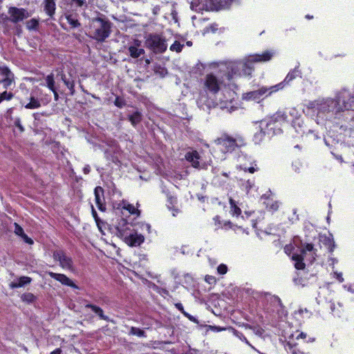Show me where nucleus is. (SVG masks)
Masks as SVG:
<instances>
[{
	"label": "nucleus",
	"mask_w": 354,
	"mask_h": 354,
	"mask_svg": "<svg viewBox=\"0 0 354 354\" xmlns=\"http://www.w3.org/2000/svg\"><path fill=\"white\" fill-rule=\"evenodd\" d=\"M294 245L299 248L300 253H294L292 259L295 262V267L297 270H302L305 268L304 261L312 263L315 259V250L311 243L303 244L299 238L295 237L293 241Z\"/></svg>",
	"instance_id": "f257e3e1"
},
{
	"label": "nucleus",
	"mask_w": 354,
	"mask_h": 354,
	"mask_svg": "<svg viewBox=\"0 0 354 354\" xmlns=\"http://www.w3.org/2000/svg\"><path fill=\"white\" fill-rule=\"evenodd\" d=\"M91 37L98 41H104L111 34V23L102 14L90 21Z\"/></svg>",
	"instance_id": "f03ea898"
},
{
	"label": "nucleus",
	"mask_w": 354,
	"mask_h": 354,
	"mask_svg": "<svg viewBox=\"0 0 354 354\" xmlns=\"http://www.w3.org/2000/svg\"><path fill=\"white\" fill-rule=\"evenodd\" d=\"M306 106L308 109L317 111V115L319 116L326 115L330 113L335 115L339 114L335 99L330 97L319 98L310 101Z\"/></svg>",
	"instance_id": "7ed1b4c3"
},
{
	"label": "nucleus",
	"mask_w": 354,
	"mask_h": 354,
	"mask_svg": "<svg viewBox=\"0 0 354 354\" xmlns=\"http://www.w3.org/2000/svg\"><path fill=\"white\" fill-rule=\"evenodd\" d=\"M272 57V54L269 51H266L261 55H254L250 56L249 61L247 62H240L236 64H233L231 66L232 74H228V79L232 78L234 75L236 74V70H241V72L239 73V75H250L252 71V67L251 66L252 62H267L269 61Z\"/></svg>",
	"instance_id": "20e7f679"
},
{
	"label": "nucleus",
	"mask_w": 354,
	"mask_h": 354,
	"mask_svg": "<svg viewBox=\"0 0 354 354\" xmlns=\"http://www.w3.org/2000/svg\"><path fill=\"white\" fill-rule=\"evenodd\" d=\"M131 225L125 219L121 218L116 226L117 235L124 239L130 246H138L143 243L145 239L141 234L129 232Z\"/></svg>",
	"instance_id": "39448f33"
},
{
	"label": "nucleus",
	"mask_w": 354,
	"mask_h": 354,
	"mask_svg": "<svg viewBox=\"0 0 354 354\" xmlns=\"http://www.w3.org/2000/svg\"><path fill=\"white\" fill-rule=\"evenodd\" d=\"M335 101L339 113L348 110L354 111V88L352 90L346 88H342L337 92Z\"/></svg>",
	"instance_id": "423d86ee"
},
{
	"label": "nucleus",
	"mask_w": 354,
	"mask_h": 354,
	"mask_svg": "<svg viewBox=\"0 0 354 354\" xmlns=\"http://www.w3.org/2000/svg\"><path fill=\"white\" fill-rule=\"evenodd\" d=\"M145 46L156 54L162 53L167 48L165 37L156 33L149 34L147 36Z\"/></svg>",
	"instance_id": "0eeeda50"
},
{
	"label": "nucleus",
	"mask_w": 354,
	"mask_h": 354,
	"mask_svg": "<svg viewBox=\"0 0 354 354\" xmlns=\"http://www.w3.org/2000/svg\"><path fill=\"white\" fill-rule=\"evenodd\" d=\"M283 83L277 84L274 86L266 87L262 86L257 90L246 93L244 99L247 100H254L259 102L265 97L270 95L272 93L283 88Z\"/></svg>",
	"instance_id": "6e6552de"
},
{
	"label": "nucleus",
	"mask_w": 354,
	"mask_h": 354,
	"mask_svg": "<svg viewBox=\"0 0 354 354\" xmlns=\"http://www.w3.org/2000/svg\"><path fill=\"white\" fill-rule=\"evenodd\" d=\"M53 259L59 261V266L66 270H72L73 268V262L72 259L67 256L66 252L62 250H57L53 252Z\"/></svg>",
	"instance_id": "1a4fd4ad"
},
{
	"label": "nucleus",
	"mask_w": 354,
	"mask_h": 354,
	"mask_svg": "<svg viewBox=\"0 0 354 354\" xmlns=\"http://www.w3.org/2000/svg\"><path fill=\"white\" fill-rule=\"evenodd\" d=\"M8 12L10 15L9 21L14 24L22 21L24 19H27L30 16L27 10L16 7H10L8 9Z\"/></svg>",
	"instance_id": "9d476101"
},
{
	"label": "nucleus",
	"mask_w": 354,
	"mask_h": 354,
	"mask_svg": "<svg viewBox=\"0 0 354 354\" xmlns=\"http://www.w3.org/2000/svg\"><path fill=\"white\" fill-rule=\"evenodd\" d=\"M215 142L222 146L225 152L232 151L237 147L236 140L227 134H223L215 140Z\"/></svg>",
	"instance_id": "9b49d317"
},
{
	"label": "nucleus",
	"mask_w": 354,
	"mask_h": 354,
	"mask_svg": "<svg viewBox=\"0 0 354 354\" xmlns=\"http://www.w3.org/2000/svg\"><path fill=\"white\" fill-rule=\"evenodd\" d=\"M0 72L2 76L0 82L3 84V88H10L15 83L14 74L6 66L0 67Z\"/></svg>",
	"instance_id": "f8f14e48"
},
{
	"label": "nucleus",
	"mask_w": 354,
	"mask_h": 354,
	"mask_svg": "<svg viewBox=\"0 0 354 354\" xmlns=\"http://www.w3.org/2000/svg\"><path fill=\"white\" fill-rule=\"evenodd\" d=\"M276 122L270 117L268 119L262 120L260 127H263L266 136L270 137L278 133L281 129H276Z\"/></svg>",
	"instance_id": "ddd939ff"
},
{
	"label": "nucleus",
	"mask_w": 354,
	"mask_h": 354,
	"mask_svg": "<svg viewBox=\"0 0 354 354\" xmlns=\"http://www.w3.org/2000/svg\"><path fill=\"white\" fill-rule=\"evenodd\" d=\"M221 81L214 75H207L205 80V86L210 92L213 93H217L221 86Z\"/></svg>",
	"instance_id": "4468645a"
},
{
	"label": "nucleus",
	"mask_w": 354,
	"mask_h": 354,
	"mask_svg": "<svg viewBox=\"0 0 354 354\" xmlns=\"http://www.w3.org/2000/svg\"><path fill=\"white\" fill-rule=\"evenodd\" d=\"M233 0H201L211 10H218L227 7Z\"/></svg>",
	"instance_id": "2eb2a0df"
},
{
	"label": "nucleus",
	"mask_w": 354,
	"mask_h": 354,
	"mask_svg": "<svg viewBox=\"0 0 354 354\" xmlns=\"http://www.w3.org/2000/svg\"><path fill=\"white\" fill-rule=\"evenodd\" d=\"M48 274L53 279L59 281L65 286H70L75 289H78V286L75 285L72 280H71L66 275L64 274L55 273L53 272H48Z\"/></svg>",
	"instance_id": "dca6fc26"
},
{
	"label": "nucleus",
	"mask_w": 354,
	"mask_h": 354,
	"mask_svg": "<svg viewBox=\"0 0 354 354\" xmlns=\"http://www.w3.org/2000/svg\"><path fill=\"white\" fill-rule=\"evenodd\" d=\"M94 194L97 207L100 211L104 212L106 210V205L104 204V189L102 187L100 186L96 187L94 189Z\"/></svg>",
	"instance_id": "f3484780"
},
{
	"label": "nucleus",
	"mask_w": 354,
	"mask_h": 354,
	"mask_svg": "<svg viewBox=\"0 0 354 354\" xmlns=\"http://www.w3.org/2000/svg\"><path fill=\"white\" fill-rule=\"evenodd\" d=\"M186 160L192 164V166L196 169L203 168L200 164L199 160L201 156L198 152L196 150L188 151L185 154Z\"/></svg>",
	"instance_id": "a211bd4d"
},
{
	"label": "nucleus",
	"mask_w": 354,
	"mask_h": 354,
	"mask_svg": "<svg viewBox=\"0 0 354 354\" xmlns=\"http://www.w3.org/2000/svg\"><path fill=\"white\" fill-rule=\"evenodd\" d=\"M140 44L136 41L134 45H131L128 48V51L130 56L133 58H138L145 54V50L139 48Z\"/></svg>",
	"instance_id": "6ab92c4d"
},
{
	"label": "nucleus",
	"mask_w": 354,
	"mask_h": 354,
	"mask_svg": "<svg viewBox=\"0 0 354 354\" xmlns=\"http://www.w3.org/2000/svg\"><path fill=\"white\" fill-rule=\"evenodd\" d=\"M214 102L207 99L206 95L204 94H201L199 98L197 100V104L198 107L203 110L209 109L212 106H213Z\"/></svg>",
	"instance_id": "aec40b11"
},
{
	"label": "nucleus",
	"mask_w": 354,
	"mask_h": 354,
	"mask_svg": "<svg viewBox=\"0 0 354 354\" xmlns=\"http://www.w3.org/2000/svg\"><path fill=\"white\" fill-rule=\"evenodd\" d=\"M301 71L299 69V66H296L294 69L291 70L288 75H286V78L284 79L283 83V87L285 84H289L291 81L295 80L297 77L301 76Z\"/></svg>",
	"instance_id": "412c9836"
},
{
	"label": "nucleus",
	"mask_w": 354,
	"mask_h": 354,
	"mask_svg": "<svg viewBox=\"0 0 354 354\" xmlns=\"http://www.w3.org/2000/svg\"><path fill=\"white\" fill-rule=\"evenodd\" d=\"M85 308H90L91 309V310L95 313L100 319H103V320H105V321H109V318L108 316H106L104 314V311L103 310L96 306V305H94V304H86L85 305Z\"/></svg>",
	"instance_id": "4be33fe9"
},
{
	"label": "nucleus",
	"mask_w": 354,
	"mask_h": 354,
	"mask_svg": "<svg viewBox=\"0 0 354 354\" xmlns=\"http://www.w3.org/2000/svg\"><path fill=\"white\" fill-rule=\"evenodd\" d=\"M292 126L295 129L296 132L302 136L305 133L306 127L304 126V121L301 118L292 121Z\"/></svg>",
	"instance_id": "5701e85b"
},
{
	"label": "nucleus",
	"mask_w": 354,
	"mask_h": 354,
	"mask_svg": "<svg viewBox=\"0 0 354 354\" xmlns=\"http://www.w3.org/2000/svg\"><path fill=\"white\" fill-rule=\"evenodd\" d=\"M271 118L276 122H289L290 121V118H288L286 109H285L284 110H282V111H278L273 115H272Z\"/></svg>",
	"instance_id": "b1692460"
},
{
	"label": "nucleus",
	"mask_w": 354,
	"mask_h": 354,
	"mask_svg": "<svg viewBox=\"0 0 354 354\" xmlns=\"http://www.w3.org/2000/svg\"><path fill=\"white\" fill-rule=\"evenodd\" d=\"M32 279L29 277H21L17 281H12L10 284V287L12 288H21L30 283Z\"/></svg>",
	"instance_id": "393cba45"
},
{
	"label": "nucleus",
	"mask_w": 354,
	"mask_h": 354,
	"mask_svg": "<svg viewBox=\"0 0 354 354\" xmlns=\"http://www.w3.org/2000/svg\"><path fill=\"white\" fill-rule=\"evenodd\" d=\"M228 93H229L230 97L223 101L221 99H220L221 102L219 104H217V105L219 106V107L221 109H227L228 111L230 112L231 111L230 109H232V106H231V104L232 102V100L234 99V93L229 91Z\"/></svg>",
	"instance_id": "a878e982"
},
{
	"label": "nucleus",
	"mask_w": 354,
	"mask_h": 354,
	"mask_svg": "<svg viewBox=\"0 0 354 354\" xmlns=\"http://www.w3.org/2000/svg\"><path fill=\"white\" fill-rule=\"evenodd\" d=\"M23 105L26 109H35L41 107V104L40 100L33 95H30L29 102L26 104H23Z\"/></svg>",
	"instance_id": "bb28decb"
},
{
	"label": "nucleus",
	"mask_w": 354,
	"mask_h": 354,
	"mask_svg": "<svg viewBox=\"0 0 354 354\" xmlns=\"http://www.w3.org/2000/svg\"><path fill=\"white\" fill-rule=\"evenodd\" d=\"M44 10L52 17L55 10V3L54 0H44Z\"/></svg>",
	"instance_id": "cd10ccee"
},
{
	"label": "nucleus",
	"mask_w": 354,
	"mask_h": 354,
	"mask_svg": "<svg viewBox=\"0 0 354 354\" xmlns=\"http://www.w3.org/2000/svg\"><path fill=\"white\" fill-rule=\"evenodd\" d=\"M142 115L141 112L138 111H136L131 115H129V120L133 127H136L138 123H140L142 120Z\"/></svg>",
	"instance_id": "c85d7f7f"
},
{
	"label": "nucleus",
	"mask_w": 354,
	"mask_h": 354,
	"mask_svg": "<svg viewBox=\"0 0 354 354\" xmlns=\"http://www.w3.org/2000/svg\"><path fill=\"white\" fill-rule=\"evenodd\" d=\"M45 84H44V86H46L48 87L50 91L55 90L57 88L55 86V82L54 78V74L51 73L50 74L48 75L45 78Z\"/></svg>",
	"instance_id": "c756f323"
},
{
	"label": "nucleus",
	"mask_w": 354,
	"mask_h": 354,
	"mask_svg": "<svg viewBox=\"0 0 354 354\" xmlns=\"http://www.w3.org/2000/svg\"><path fill=\"white\" fill-rule=\"evenodd\" d=\"M66 19L68 23L73 28H77V27L80 26V23L79 22L78 19H77L76 15H74L73 14H66Z\"/></svg>",
	"instance_id": "7c9ffc66"
},
{
	"label": "nucleus",
	"mask_w": 354,
	"mask_h": 354,
	"mask_svg": "<svg viewBox=\"0 0 354 354\" xmlns=\"http://www.w3.org/2000/svg\"><path fill=\"white\" fill-rule=\"evenodd\" d=\"M286 111L290 120L292 121L300 118V114L298 110L295 107L286 108Z\"/></svg>",
	"instance_id": "2f4dec72"
},
{
	"label": "nucleus",
	"mask_w": 354,
	"mask_h": 354,
	"mask_svg": "<svg viewBox=\"0 0 354 354\" xmlns=\"http://www.w3.org/2000/svg\"><path fill=\"white\" fill-rule=\"evenodd\" d=\"M230 212L233 216H239L241 213V209L237 206L236 201L232 198H230Z\"/></svg>",
	"instance_id": "473e14b6"
},
{
	"label": "nucleus",
	"mask_w": 354,
	"mask_h": 354,
	"mask_svg": "<svg viewBox=\"0 0 354 354\" xmlns=\"http://www.w3.org/2000/svg\"><path fill=\"white\" fill-rule=\"evenodd\" d=\"M266 136V133L264 132L263 127L259 126V131L256 132L254 135V141L255 143H259L261 142L263 139Z\"/></svg>",
	"instance_id": "72a5a7b5"
},
{
	"label": "nucleus",
	"mask_w": 354,
	"mask_h": 354,
	"mask_svg": "<svg viewBox=\"0 0 354 354\" xmlns=\"http://www.w3.org/2000/svg\"><path fill=\"white\" fill-rule=\"evenodd\" d=\"M129 334L140 337H146V333L143 330L134 326L131 327Z\"/></svg>",
	"instance_id": "f704fd0d"
},
{
	"label": "nucleus",
	"mask_w": 354,
	"mask_h": 354,
	"mask_svg": "<svg viewBox=\"0 0 354 354\" xmlns=\"http://www.w3.org/2000/svg\"><path fill=\"white\" fill-rule=\"evenodd\" d=\"M337 305H338V308L336 309L335 304L334 303H331L330 305V308L332 313L334 314V315L340 317L341 313L342 312L343 306L340 303H338Z\"/></svg>",
	"instance_id": "c9c22d12"
},
{
	"label": "nucleus",
	"mask_w": 354,
	"mask_h": 354,
	"mask_svg": "<svg viewBox=\"0 0 354 354\" xmlns=\"http://www.w3.org/2000/svg\"><path fill=\"white\" fill-rule=\"evenodd\" d=\"M38 26L39 21L36 19H31L26 22V28L30 30H36Z\"/></svg>",
	"instance_id": "e433bc0d"
},
{
	"label": "nucleus",
	"mask_w": 354,
	"mask_h": 354,
	"mask_svg": "<svg viewBox=\"0 0 354 354\" xmlns=\"http://www.w3.org/2000/svg\"><path fill=\"white\" fill-rule=\"evenodd\" d=\"M71 5L73 7H88V3L86 0H71Z\"/></svg>",
	"instance_id": "4c0bfd02"
},
{
	"label": "nucleus",
	"mask_w": 354,
	"mask_h": 354,
	"mask_svg": "<svg viewBox=\"0 0 354 354\" xmlns=\"http://www.w3.org/2000/svg\"><path fill=\"white\" fill-rule=\"evenodd\" d=\"M184 46L183 44H180L178 41H176L171 46L170 50L175 51L176 53L181 52Z\"/></svg>",
	"instance_id": "58836bf2"
},
{
	"label": "nucleus",
	"mask_w": 354,
	"mask_h": 354,
	"mask_svg": "<svg viewBox=\"0 0 354 354\" xmlns=\"http://www.w3.org/2000/svg\"><path fill=\"white\" fill-rule=\"evenodd\" d=\"M21 299L24 301H26L28 303H32L35 300V296L30 292L24 293L21 296Z\"/></svg>",
	"instance_id": "ea45409f"
},
{
	"label": "nucleus",
	"mask_w": 354,
	"mask_h": 354,
	"mask_svg": "<svg viewBox=\"0 0 354 354\" xmlns=\"http://www.w3.org/2000/svg\"><path fill=\"white\" fill-rule=\"evenodd\" d=\"M266 207H267L268 209H269L270 210L276 211V210L278 209V208L279 207V203L277 201H268L266 203Z\"/></svg>",
	"instance_id": "a19ab883"
},
{
	"label": "nucleus",
	"mask_w": 354,
	"mask_h": 354,
	"mask_svg": "<svg viewBox=\"0 0 354 354\" xmlns=\"http://www.w3.org/2000/svg\"><path fill=\"white\" fill-rule=\"evenodd\" d=\"M154 71L156 74H159L160 77H165L167 73V69L161 66H156Z\"/></svg>",
	"instance_id": "79ce46f5"
},
{
	"label": "nucleus",
	"mask_w": 354,
	"mask_h": 354,
	"mask_svg": "<svg viewBox=\"0 0 354 354\" xmlns=\"http://www.w3.org/2000/svg\"><path fill=\"white\" fill-rule=\"evenodd\" d=\"M254 180H248L242 183L243 189H244L247 192H248L254 186Z\"/></svg>",
	"instance_id": "37998d69"
},
{
	"label": "nucleus",
	"mask_w": 354,
	"mask_h": 354,
	"mask_svg": "<svg viewBox=\"0 0 354 354\" xmlns=\"http://www.w3.org/2000/svg\"><path fill=\"white\" fill-rule=\"evenodd\" d=\"M123 208L128 210L129 212L131 214H140L139 210L138 209L135 208V207L131 204H127V205H124L123 206Z\"/></svg>",
	"instance_id": "c03bdc74"
},
{
	"label": "nucleus",
	"mask_w": 354,
	"mask_h": 354,
	"mask_svg": "<svg viewBox=\"0 0 354 354\" xmlns=\"http://www.w3.org/2000/svg\"><path fill=\"white\" fill-rule=\"evenodd\" d=\"M234 334L240 339L241 340L242 342H244L245 344H247L248 345H249L250 346H251L252 348H254L250 344V342L248 341V339H246V337L243 335V333L237 331V330H235L234 332Z\"/></svg>",
	"instance_id": "a18cd8bd"
},
{
	"label": "nucleus",
	"mask_w": 354,
	"mask_h": 354,
	"mask_svg": "<svg viewBox=\"0 0 354 354\" xmlns=\"http://www.w3.org/2000/svg\"><path fill=\"white\" fill-rule=\"evenodd\" d=\"M70 91V94L73 95L75 94V82L73 80H68L64 84Z\"/></svg>",
	"instance_id": "49530a36"
},
{
	"label": "nucleus",
	"mask_w": 354,
	"mask_h": 354,
	"mask_svg": "<svg viewBox=\"0 0 354 354\" xmlns=\"http://www.w3.org/2000/svg\"><path fill=\"white\" fill-rule=\"evenodd\" d=\"M114 104L116 106H118V108H122L123 106H125L126 102L124 99L118 96V97H116V98L114 101Z\"/></svg>",
	"instance_id": "de8ad7c7"
},
{
	"label": "nucleus",
	"mask_w": 354,
	"mask_h": 354,
	"mask_svg": "<svg viewBox=\"0 0 354 354\" xmlns=\"http://www.w3.org/2000/svg\"><path fill=\"white\" fill-rule=\"evenodd\" d=\"M0 97L1 100H10L13 97V94L11 92L3 91L0 93Z\"/></svg>",
	"instance_id": "09e8293b"
},
{
	"label": "nucleus",
	"mask_w": 354,
	"mask_h": 354,
	"mask_svg": "<svg viewBox=\"0 0 354 354\" xmlns=\"http://www.w3.org/2000/svg\"><path fill=\"white\" fill-rule=\"evenodd\" d=\"M14 225H15V233L17 235L21 236L23 235V234H24L23 228L19 225H18L17 223H15Z\"/></svg>",
	"instance_id": "8fccbe9b"
},
{
	"label": "nucleus",
	"mask_w": 354,
	"mask_h": 354,
	"mask_svg": "<svg viewBox=\"0 0 354 354\" xmlns=\"http://www.w3.org/2000/svg\"><path fill=\"white\" fill-rule=\"evenodd\" d=\"M217 271L220 274H224L227 271V267L225 264H221L218 266Z\"/></svg>",
	"instance_id": "3c124183"
},
{
	"label": "nucleus",
	"mask_w": 354,
	"mask_h": 354,
	"mask_svg": "<svg viewBox=\"0 0 354 354\" xmlns=\"http://www.w3.org/2000/svg\"><path fill=\"white\" fill-rule=\"evenodd\" d=\"M205 280L207 283H208L210 285L215 284L216 283V278L211 275H206Z\"/></svg>",
	"instance_id": "603ef678"
},
{
	"label": "nucleus",
	"mask_w": 354,
	"mask_h": 354,
	"mask_svg": "<svg viewBox=\"0 0 354 354\" xmlns=\"http://www.w3.org/2000/svg\"><path fill=\"white\" fill-rule=\"evenodd\" d=\"M14 124L19 128V131L21 132H23L24 131V127L22 126L21 123V120L20 118H15V121H14Z\"/></svg>",
	"instance_id": "864d4df0"
},
{
	"label": "nucleus",
	"mask_w": 354,
	"mask_h": 354,
	"mask_svg": "<svg viewBox=\"0 0 354 354\" xmlns=\"http://www.w3.org/2000/svg\"><path fill=\"white\" fill-rule=\"evenodd\" d=\"M271 301L274 304H277L280 307L282 306V303H281V299L277 296L272 297Z\"/></svg>",
	"instance_id": "5fc2aeb1"
},
{
	"label": "nucleus",
	"mask_w": 354,
	"mask_h": 354,
	"mask_svg": "<svg viewBox=\"0 0 354 354\" xmlns=\"http://www.w3.org/2000/svg\"><path fill=\"white\" fill-rule=\"evenodd\" d=\"M21 237L26 243H28L30 245H32L33 243V241L30 237H28L25 233L23 234V235Z\"/></svg>",
	"instance_id": "6e6d98bb"
},
{
	"label": "nucleus",
	"mask_w": 354,
	"mask_h": 354,
	"mask_svg": "<svg viewBox=\"0 0 354 354\" xmlns=\"http://www.w3.org/2000/svg\"><path fill=\"white\" fill-rule=\"evenodd\" d=\"M183 315L187 317L190 321L194 322V323H198V321L197 319L192 315H191L190 314H189L188 313H187L186 311L185 312H183Z\"/></svg>",
	"instance_id": "4d7b16f0"
},
{
	"label": "nucleus",
	"mask_w": 354,
	"mask_h": 354,
	"mask_svg": "<svg viewBox=\"0 0 354 354\" xmlns=\"http://www.w3.org/2000/svg\"><path fill=\"white\" fill-rule=\"evenodd\" d=\"M92 207V215L94 217L97 224L98 225L99 224V218H98V216H97V212L95 211V209H94L93 206L92 205L91 206Z\"/></svg>",
	"instance_id": "13d9d810"
},
{
	"label": "nucleus",
	"mask_w": 354,
	"mask_h": 354,
	"mask_svg": "<svg viewBox=\"0 0 354 354\" xmlns=\"http://www.w3.org/2000/svg\"><path fill=\"white\" fill-rule=\"evenodd\" d=\"M334 275L339 282L344 281V278L342 277V274L341 272H334Z\"/></svg>",
	"instance_id": "bf43d9fd"
},
{
	"label": "nucleus",
	"mask_w": 354,
	"mask_h": 354,
	"mask_svg": "<svg viewBox=\"0 0 354 354\" xmlns=\"http://www.w3.org/2000/svg\"><path fill=\"white\" fill-rule=\"evenodd\" d=\"M58 75H60L61 80L64 84L69 80V79L66 78V76L63 71L59 73Z\"/></svg>",
	"instance_id": "052dcab7"
},
{
	"label": "nucleus",
	"mask_w": 354,
	"mask_h": 354,
	"mask_svg": "<svg viewBox=\"0 0 354 354\" xmlns=\"http://www.w3.org/2000/svg\"><path fill=\"white\" fill-rule=\"evenodd\" d=\"M297 335L296 336V339H305L306 337H307V335L306 333H304V332H300V333H298L297 332Z\"/></svg>",
	"instance_id": "680f3d73"
},
{
	"label": "nucleus",
	"mask_w": 354,
	"mask_h": 354,
	"mask_svg": "<svg viewBox=\"0 0 354 354\" xmlns=\"http://www.w3.org/2000/svg\"><path fill=\"white\" fill-rule=\"evenodd\" d=\"M176 308L180 310L183 314V312H185L184 308H183V306L181 303H177L175 304Z\"/></svg>",
	"instance_id": "e2e57ef3"
},
{
	"label": "nucleus",
	"mask_w": 354,
	"mask_h": 354,
	"mask_svg": "<svg viewBox=\"0 0 354 354\" xmlns=\"http://www.w3.org/2000/svg\"><path fill=\"white\" fill-rule=\"evenodd\" d=\"M160 6H156L153 8V13L154 15H158L159 13V12H160Z\"/></svg>",
	"instance_id": "0e129e2a"
},
{
	"label": "nucleus",
	"mask_w": 354,
	"mask_h": 354,
	"mask_svg": "<svg viewBox=\"0 0 354 354\" xmlns=\"http://www.w3.org/2000/svg\"><path fill=\"white\" fill-rule=\"evenodd\" d=\"M83 171L85 174H89V172L91 171V167L89 165H86L84 168H83Z\"/></svg>",
	"instance_id": "69168bd1"
},
{
	"label": "nucleus",
	"mask_w": 354,
	"mask_h": 354,
	"mask_svg": "<svg viewBox=\"0 0 354 354\" xmlns=\"http://www.w3.org/2000/svg\"><path fill=\"white\" fill-rule=\"evenodd\" d=\"M51 91L53 93L55 100L57 101L58 99H59V95H58V93H57V88H56L55 90H53Z\"/></svg>",
	"instance_id": "338daca9"
},
{
	"label": "nucleus",
	"mask_w": 354,
	"mask_h": 354,
	"mask_svg": "<svg viewBox=\"0 0 354 354\" xmlns=\"http://www.w3.org/2000/svg\"><path fill=\"white\" fill-rule=\"evenodd\" d=\"M244 170L245 171H248L250 173L252 174L254 173L257 169H255L254 167H248V169H247V167H244Z\"/></svg>",
	"instance_id": "774afa93"
}]
</instances>
